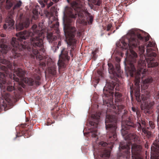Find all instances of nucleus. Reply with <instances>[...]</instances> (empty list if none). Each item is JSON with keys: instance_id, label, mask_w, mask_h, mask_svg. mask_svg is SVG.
Segmentation results:
<instances>
[{"instance_id": "obj_1", "label": "nucleus", "mask_w": 159, "mask_h": 159, "mask_svg": "<svg viewBox=\"0 0 159 159\" xmlns=\"http://www.w3.org/2000/svg\"><path fill=\"white\" fill-rule=\"evenodd\" d=\"M31 28L33 32L30 30H24L17 33V38H12L11 44L13 48L10 57L11 59L20 57L22 56L21 51L27 49L28 51H31L34 56L40 61V66L45 67L46 60L43 59L39 52L43 47L42 37L43 33L38 29L37 25L35 24L33 25Z\"/></svg>"}, {"instance_id": "obj_2", "label": "nucleus", "mask_w": 159, "mask_h": 159, "mask_svg": "<svg viewBox=\"0 0 159 159\" xmlns=\"http://www.w3.org/2000/svg\"><path fill=\"white\" fill-rule=\"evenodd\" d=\"M150 35L148 34L146 36L143 37L139 33L136 35L131 36L129 39L125 38L124 39H121L116 43L118 47L122 48L123 49H126L129 48L133 49L139 47V54H140V59L138 61H137L138 55L136 52L132 49H130V54L129 57L127 61L128 64L127 67L129 71L136 72L139 71L142 72L144 68V61L146 58L143 54L145 52L144 46L141 45L139 46L140 43L147 42L149 39Z\"/></svg>"}, {"instance_id": "obj_3", "label": "nucleus", "mask_w": 159, "mask_h": 159, "mask_svg": "<svg viewBox=\"0 0 159 159\" xmlns=\"http://www.w3.org/2000/svg\"><path fill=\"white\" fill-rule=\"evenodd\" d=\"M72 8L69 9L67 11V15H65L63 19L64 30L66 37L67 48H63L61 52H72L75 48L76 40L75 35L76 29L71 25V18L77 16L79 19L83 18L87 11L84 7V0H75L71 3Z\"/></svg>"}, {"instance_id": "obj_4", "label": "nucleus", "mask_w": 159, "mask_h": 159, "mask_svg": "<svg viewBox=\"0 0 159 159\" xmlns=\"http://www.w3.org/2000/svg\"><path fill=\"white\" fill-rule=\"evenodd\" d=\"M117 119L114 115L107 114L105 120L106 129L108 131L106 135L107 143L101 141L97 147L93 146V155H98L101 157H109L110 155L113 144L117 140L116 133Z\"/></svg>"}, {"instance_id": "obj_5", "label": "nucleus", "mask_w": 159, "mask_h": 159, "mask_svg": "<svg viewBox=\"0 0 159 159\" xmlns=\"http://www.w3.org/2000/svg\"><path fill=\"white\" fill-rule=\"evenodd\" d=\"M126 140L128 141L126 143H120L119 148L122 152L119 159H129L130 150L131 147L132 159H142L141 155L142 148L141 146L132 143V142L137 141L138 136L134 133H130L123 136Z\"/></svg>"}, {"instance_id": "obj_6", "label": "nucleus", "mask_w": 159, "mask_h": 159, "mask_svg": "<svg viewBox=\"0 0 159 159\" xmlns=\"http://www.w3.org/2000/svg\"><path fill=\"white\" fill-rule=\"evenodd\" d=\"M125 116V114L122 116V121L121 123L122 129H121V133L123 136H124L128 134V130L129 129H132L135 128L138 126L137 129L138 131H141L142 130V132L144 133L145 135L148 138H149L151 137L152 134L150 131L147 130V129H148L147 127H142L141 123L143 125L145 126L146 125L145 122L142 119L139 120V118H138V122L137 125H135L133 121V117L132 116H129L126 120H124V118Z\"/></svg>"}, {"instance_id": "obj_7", "label": "nucleus", "mask_w": 159, "mask_h": 159, "mask_svg": "<svg viewBox=\"0 0 159 159\" xmlns=\"http://www.w3.org/2000/svg\"><path fill=\"white\" fill-rule=\"evenodd\" d=\"M114 95L115 101L116 103L114 105L111 103L107 102L106 105L108 107L107 108V111L109 110L111 112H114L116 114H119L125 107L120 103L122 99V95L119 92H115Z\"/></svg>"}, {"instance_id": "obj_8", "label": "nucleus", "mask_w": 159, "mask_h": 159, "mask_svg": "<svg viewBox=\"0 0 159 159\" xmlns=\"http://www.w3.org/2000/svg\"><path fill=\"white\" fill-rule=\"evenodd\" d=\"M130 76L132 77H134L135 80L134 82L135 85L137 87V88L135 92V96L137 101L139 102H141V100L145 101L147 99L148 97L145 96L142 94L141 96L140 95L139 83L140 82V74L141 72L137 71L133 72V71H129Z\"/></svg>"}, {"instance_id": "obj_9", "label": "nucleus", "mask_w": 159, "mask_h": 159, "mask_svg": "<svg viewBox=\"0 0 159 159\" xmlns=\"http://www.w3.org/2000/svg\"><path fill=\"white\" fill-rule=\"evenodd\" d=\"M108 70L109 73L111 75L110 77L111 79H114L117 82L118 81L117 77H119L121 75V70L120 66L119 63L117 62L115 64V68L111 63L108 62Z\"/></svg>"}, {"instance_id": "obj_10", "label": "nucleus", "mask_w": 159, "mask_h": 159, "mask_svg": "<svg viewBox=\"0 0 159 159\" xmlns=\"http://www.w3.org/2000/svg\"><path fill=\"white\" fill-rule=\"evenodd\" d=\"M93 118L92 120L89 122V124L92 127V129L91 130V136L93 138H96L98 136V132L97 128L98 126V124L99 120L100 119V116L99 115H94L92 116Z\"/></svg>"}, {"instance_id": "obj_11", "label": "nucleus", "mask_w": 159, "mask_h": 159, "mask_svg": "<svg viewBox=\"0 0 159 159\" xmlns=\"http://www.w3.org/2000/svg\"><path fill=\"white\" fill-rule=\"evenodd\" d=\"M116 84V82L113 81H110L109 82H107L106 85L103 89V90L104 94L106 97L107 96V94L105 93V90L111 93V94L113 96V94L114 93L113 92H111V91L113 90Z\"/></svg>"}, {"instance_id": "obj_12", "label": "nucleus", "mask_w": 159, "mask_h": 159, "mask_svg": "<svg viewBox=\"0 0 159 159\" xmlns=\"http://www.w3.org/2000/svg\"><path fill=\"white\" fill-rule=\"evenodd\" d=\"M153 144L154 146L151 147V151H153L156 155H151V159H159V140L154 142Z\"/></svg>"}, {"instance_id": "obj_13", "label": "nucleus", "mask_w": 159, "mask_h": 159, "mask_svg": "<svg viewBox=\"0 0 159 159\" xmlns=\"http://www.w3.org/2000/svg\"><path fill=\"white\" fill-rule=\"evenodd\" d=\"M47 65L48 66L49 73L52 75H56L57 73L56 66L54 62L49 60L47 61Z\"/></svg>"}, {"instance_id": "obj_14", "label": "nucleus", "mask_w": 159, "mask_h": 159, "mask_svg": "<svg viewBox=\"0 0 159 159\" xmlns=\"http://www.w3.org/2000/svg\"><path fill=\"white\" fill-rule=\"evenodd\" d=\"M30 23V20L28 18H26L23 20L22 22L16 25V30L17 31H19L23 30L24 28L28 27Z\"/></svg>"}, {"instance_id": "obj_15", "label": "nucleus", "mask_w": 159, "mask_h": 159, "mask_svg": "<svg viewBox=\"0 0 159 159\" xmlns=\"http://www.w3.org/2000/svg\"><path fill=\"white\" fill-rule=\"evenodd\" d=\"M14 23L15 21L11 15L7 17L6 19L5 23L3 25V29L4 30L11 29L13 26Z\"/></svg>"}, {"instance_id": "obj_16", "label": "nucleus", "mask_w": 159, "mask_h": 159, "mask_svg": "<svg viewBox=\"0 0 159 159\" xmlns=\"http://www.w3.org/2000/svg\"><path fill=\"white\" fill-rule=\"evenodd\" d=\"M40 79L41 78L39 76L36 75L34 76V79L30 78H28L26 81L27 82V83L30 85H35L39 86L41 84L40 82Z\"/></svg>"}, {"instance_id": "obj_17", "label": "nucleus", "mask_w": 159, "mask_h": 159, "mask_svg": "<svg viewBox=\"0 0 159 159\" xmlns=\"http://www.w3.org/2000/svg\"><path fill=\"white\" fill-rule=\"evenodd\" d=\"M155 45L154 43L150 41L149 42V43L148 44L147 46L146 52L147 55L149 57H155L157 56V54L155 52H152L153 49L151 48L152 47L155 46Z\"/></svg>"}, {"instance_id": "obj_18", "label": "nucleus", "mask_w": 159, "mask_h": 159, "mask_svg": "<svg viewBox=\"0 0 159 159\" xmlns=\"http://www.w3.org/2000/svg\"><path fill=\"white\" fill-rule=\"evenodd\" d=\"M5 1V0H0V7H2L3 3ZM15 3L14 0H6L5 8L7 9H10Z\"/></svg>"}, {"instance_id": "obj_19", "label": "nucleus", "mask_w": 159, "mask_h": 159, "mask_svg": "<svg viewBox=\"0 0 159 159\" xmlns=\"http://www.w3.org/2000/svg\"><path fill=\"white\" fill-rule=\"evenodd\" d=\"M39 7L38 6H36L35 7L33 8L32 10V20H36L38 18L39 14L38 10L39 9Z\"/></svg>"}, {"instance_id": "obj_20", "label": "nucleus", "mask_w": 159, "mask_h": 159, "mask_svg": "<svg viewBox=\"0 0 159 159\" xmlns=\"http://www.w3.org/2000/svg\"><path fill=\"white\" fill-rule=\"evenodd\" d=\"M48 0H39V2L40 4L42 7H44L46 5H47V8H48L52 6L53 4L52 2L50 1V2L48 4Z\"/></svg>"}, {"instance_id": "obj_21", "label": "nucleus", "mask_w": 159, "mask_h": 159, "mask_svg": "<svg viewBox=\"0 0 159 159\" xmlns=\"http://www.w3.org/2000/svg\"><path fill=\"white\" fill-rule=\"evenodd\" d=\"M47 38L48 41L50 43L54 42V41L57 39V36L53 35L52 33H48Z\"/></svg>"}, {"instance_id": "obj_22", "label": "nucleus", "mask_w": 159, "mask_h": 159, "mask_svg": "<svg viewBox=\"0 0 159 159\" xmlns=\"http://www.w3.org/2000/svg\"><path fill=\"white\" fill-rule=\"evenodd\" d=\"M154 58H152L149 61H148V67H154L158 66V64L157 62H155L154 60Z\"/></svg>"}, {"instance_id": "obj_23", "label": "nucleus", "mask_w": 159, "mask_h": 159, "mask_svg": "<svg viewBox=\"0 0 159 159\" xmlns=\"http://www.w3.org/2000/svg\"><path fill=\"white\" fill-rule=\"evenodd\" d=\"M59 24L58 22H56L55 23H53L52 25H50L51 28H53L56 30V32L58 34L59 32V30L58 29Z\"/></svg>"}, {"instance_id": "obj_24", "label": "nucleus", "mask_w": 159, "mask_h": 159, "mask_svg": "<svg viewBox=\"0 0 159 159\" xmlns=\"http://www.w3.org/2000/svg\"><path fill=\"white\" fill-rule=\"evenodd\" d=\"M132 110L133 112L136 113V114L138 118L139 119V117H140L141 114L140 113V111L139 109L136 108L135 107H132Z\"/></svg>"}, {"instance_id": "obj_25", "label": "nucleus", "mask_w": 159, "mask_h": 159, "mask_svg": "<svg viewBox=\"0 0 159 159\" xmlns=\"http://www.w3.org/2000/svg\"><path fill=\"white\" fill-rule=\"evenodd\" d=\"M22 2L20 1H17L16 3L15 4L13 7L12 10L14 11L15 10L19 8L21 5Z\"/></svg>"}, {"instance_id": "obj_26", "label": "nucleus", "mask_w": 159, "mask_h": 159, "mask_svg": "<svg viewBox=\"0 0 159 159\" xmlns=\"http://www.w3.org/2000/svg\"><path fill=\"white\" fill-rule=\"evenodd\" d=\"M15 83H14V84ZM16 90V88L14 86L10 85L9 84L7 86V90L8 92H11L13 90L15 91Z\"/></svg>"}, {"instance_id": "obj_27", "label": "nucleus", "mask_w": 159, "mask_h": 159, "mask_svg": "<svg viewBox=\"0 0 159 159\" xmlns=\"http://www.w3.org/2000/svg\"><path fill=\"white\" fill-rule=\"evenodd\" d=\"M92 58L94 60H95L97 58V56L95 51H93L92 52Z\"/></svg>"}, {"instance_id": "obj_28", "label": "nucleus", "mask_w": 159, "mask_h": 159, "mask_svg": "<svg viewBox=\"0 0 159 159\" xmlns=\"http://www.w3.org/2000/svg\"><path fill=\"white\" fill-rule=\"evenodd\" d=\"M112 27V25L111 24H109L107 25V27L106 30L107 31H109L110 30H111V28Z\"/></svg>"}, {"instance_id": "obj_29", "label": "nucleus", "mask_w": 159, "mask_h": 159, "mask_svg": "<svg viewBox=\"0 0 159 159\" xmlns=\"http://www.w3.org/2000/svg\"><path fill=\"white\" fill-rule=\"evenodd\" d=\"M149 124L150 125V126L151 127L152 129H154L155 127V124L153 122H152V121H149Z\"/></svg>"}, {"instance_id": "obj_30", "label": "nucleus", "mask_w": 159, "mask_h": 159, "mask_svg": "<svg viewBox=\"0 0 159 159\" xmlns=\"http://www.w3.org/2000/svg\"><path fill=\"white\" fill-rule=\"evenodd\" d=\"M30 130H25V132L24 133V134H28V135L27 136V137H29L31 135V133L30 132ZM25 136H26V135H25Z\"/></svg>"}, {"instance_id": "obj_31", "label": "nucleus", "mask_w": 159, "mask_h": 159, "mask_svg": "<svg viewBox=\"0 0 159 159\" xmlns=\"http://www.w3.org/2000/svg\"><path fill=\"white\" fill-rule=\"evenodd\" d=\"M93 18L92 16H89V18L88 19L89 23L90 24H91L93 21Z\"/></svg>"}, {"instance_id": "obj_32", "label": "nucleus", "mask_w": 159, "mask_h": 159, "mask_svg": "<svg viewBox=\"0 0 159 159\" xmlns=\"http://www.w3.org/2000/svg\"><path fill=\"white\" fill-rule=\"evenodd\" d=\"M101 2L100 0H98L97 1L95 5H97L98 6H100L101 4Z\"/></svg>"}, {"instance_id": "obj_33", "label": "nucleus", "mask_w": 159, "mask_h": 159, "mask_svg": "<svg viewBox=\"0 0 159 159\" xmlns=\"http://www.w3.org/2000/svg\"><path fill=\"white\" fill-rule=\"evenodd\" d=\"M52 115H53V117L54 118H57L58 116V113H52Z\"/></svg>"}, {"instance_id": "obj_34", "label": "nucleus", "mask_w": 159, "mask_h": 159, "mask_svg": "<svg viewBox=\"0 0 159 159\" xmlns=\"http://www.w3.org/2000/svg\"><path fill=\"white\" fill-rule=\"evenodd\" d=\"M61 41H59L58 42L57 48H59V46H61Z\"/></svg>"}, {"instance_id": "obj_35", "label": "nucleus", "mask_w": 159, "mask_h": 159, "mask_svg": "<svg viewBox=\"0 0 159 159\" xmlns=\"http://www.w3.org/2000/svg\"><path fill=\"white\" fill-rule=\"evenodd\" d=\"M18 90L20 91L21 92L22 91L23 89L20 86H19L18 87Z\"/></svg>"}, {"instance_id": "obj_36", "label": "nucleus", "mask_w": 159, "mask_h": 159, "mask_svg": "<svg viewBox=\"0 0 159 159\" xmlns=\"http://www.w3.org/2000/svg\"><path fill=\"white\" fill-rule=\"evenodd\" d=\"M97 2L96 0H93L92 1V2L95 5Z\"/></svg>"}, {"instance_id": "obj_37", "label": "nucleus", "mask_w": 159, "mask_h": 159, "mask_svg": "<svg viewBox=\"0 0 159 159\" xmlns=\"http://www.w3.org/2000/svg\"><path fill=\"white\" fill-rule=\"evenodd\" d=\"M6 36V35L4 34H1V37H4Z\"/></svg>"}, {"instance_id": "obj_38", "label": "nucleus", "mask_w": 159, "mask_h": 159, "mask_svg": "<svg viewBox=\"0 0 159 159\" xmlns=\"http://www.w3.org/2000/svg\"><path fill=\"white\" fill-rule=\"evenodd\" d=\"M158 109L159 110V106ZM157 122L159 123V114L158 115V117H157Z\"/></svg>"}, {"instance_id": "obj_39", "label": "nucleus", "mask_w": 159, "mask_h": 159, "mask_svg": "<svg viewBox=\"0 0 159 159\" xmlns=\"http://www.w3.org/2000/svg\"><path fill=\"white\" fill-rule=\"evenodd\" d=\"M145 148H147L148 147V145L147 144H145Z\"/></svg>"}, {"instance_id": "obj_40", "label": "nucleus", "mask_w": 159, "mask_h": 159, "mask_svg": "<svg viewBox=\"0 0 159 159\" xmlns=\"http://www.w3.org/2000/svg\"><path fill=\"white\" fill-rule=\"evenodd\" d=\"M52 1L54 2H57V0H52Z\"/></svg>"}, {"instance_id": "obj_41", "label": "nucleus", "mask_w": 159, "mask_h": 159, "mask_svg": "<svg viewBox=\"0 0 159 159\" xmlns=\"http://www.w3.org/2000/svg\"><path fill=\"white\" fill-rule=\"evenodd\" d=\"M2 21V18H0V22H1Z\"/></svg>"}, {"instance_id": "obj_42", "label": "nucleus", "mask_w": 159, "mask_h": 159, "mask_svg": "<svg viewBox=\"0 0 159 159\" xmlns=\"http://www.w3.org/2000/svg\"><path fill=\"white\" fill-rule=\"evenodd\" d=\"M111 34V33H109L108 34V35H110Z\"/></svg>"}, {"instance_id": "obj_43", "label": "nucleus", "mask_w": 159, "mask_h": 159, "mask_svg": "<svg viewBox=\"0 0 159 159\" xmlns=\"http://www.w3.org/2000/svg\"><path fill=\"white\" fill-rule=\"evenodd\" d=\"M118 29H119V27H117H117H116V30H117Z\"/></svg>"}, {"instance_id": "obj_44", "label": "nucleus", "mask_w": 159, "mask_h": 159, "mask_svg": "<svg viewBox=\"0 0 159 159\" xmlns=\"http://www.w3.org/2000/svg\"><path fill=\"white\" fill-rule=\"evenodd\" d=\"M21 86L22 87L24 88V85L23 84H22V85H21Z\"/></svg>"}, {"instance_id": "obj_45", "label": "nucleus", "mask_w": 159, "mask_h": 159, "mask_svg": "<svg viewBox=\"0 0 159 159\" xmlns=\"http://www.w3.org/2000/svg\"><path fill=\"white\" fill-rule=\"evenodd\" d=\"M16 137H19V135L18 134H17V135H16Z\"/></svg>"}, {"instance_id": "obj_46", "label": "nucleus", "mask_w": 159, "mask_h": 159, "mask_svg": "<svg viewBox=\"0 0 159 159\" xmlns=\"http://www.w3.org/2000/svg\"><path fill=\"white\" fill-rule=\"evenodd\" d=\"M116 30H114L112 32V33H114L115 32Z\"/></svg>"}, {"instance_id": "obj_47", "label": "nucleus", "mask_w": 159, "mask_h": 159, "mask_svg": "<svg viewBox=\"0 0 159 159\" xmlns=\"http://www.w3.org/2000/svg\"><path fill=\"white\" fill-rule=\"evenodd\" d=\"M103 104H104V105H105V102H104V100H103Z\"/></svg>"}, {"instance_id": "obj_48", "label": "nucleus", "mask_w": 159, "mask_h": 159, "mask_svg": "<svg viewBox=\"0 0 159 159\" xmlns=\"http://www.w3.org/2000/svg\"><path fill=\"white\" fill-rule=\"evenodd\" d=\"M77 34H80V32H78H78H77Z\"/></svg>"}, {"instance_id": "obj_49", "label": "nucleus", "mask_w": 159, "mask_h": 159, "mask_svg": "<svg viewBox=\"0 0 159 159\" xmlns=\"http://www.w3.org/2000/svg\"><path fill=\"white\" fill-rule=\"evenodd\" d=\"M68 2H69V0H67Z\"/></svg>"}, {"instance_id": "obj_50", "label": "nucleus", "mask_w": 159, "mask_h": 159, "mask_svg": "<svg viewBox=\"0 0 159 159\" xmlns=\"http://www.w3.org/2000/svg\"><path fill=\"white\" fill-rule=\"evenodd\" d=\"M132 87L131 86H130V88L131 89H132Z\"/></svg>"}]
</instances>
